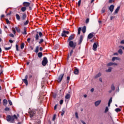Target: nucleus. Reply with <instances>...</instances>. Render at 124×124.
<instances>
[{
    "instance_id": "36",
    "label": "nucleus",
    "mask_w": 124,
    "mask_h": 124,
    "mask_svg": "<svg viewBox=\"0 0 124 124\" xmlns=\"http://www.w3.org/2000/svg\"><path fill=\"white\" fill-rule=\"evenodd\" d=\"M70 80V77H67V83L68 84L69 83V80Z\"/></svg>"
},
{
    "instance_id": "2",
    "label": "nucleus",
    "mask_w": 124,
    "mask_h": 124,
    "mask_svg": "<svg viewBox=\"0 0 124 124\" xmlns=\"http://www.w3.org/2000/svg\"><path fill=\"white\" fill-rule=\"evenodd\" d=\"M69 46H70V47H71V48H73V49H74V48L76 47V43H74L73 42V41H70L69 42Z\"/></svg>"
},
{
    "instance_id": "53",
    "label": "nucleus",
    "mask_w": 124,
    "mask_h": 124,
    "mask_svg": "<svg viewBox=\"0 0 124 124\" xmlns=\"http://www.w3.org/2000/svg\"><path fill=\"white\" fill-rule=\"evenodd\" d=\"M10 109H9V108L8 107H6L5 108V111H9Z\"/></svg>"
},
{
    "instance_id": "12",
    "label": "nucleus",
    "mask_w": 124,
    "mask_h": 124,
    "mask_svg": "<svg viewBox=\"0 0 124 124\" xmlns=\"http://www.w3.org/2000/svg\"><path fill=\"white\" fill-rule=\"evenodd\" d=\"M93 33H90L88 36V38L89 39H92V38H93Z\"/></svg>"
},
{
    "instance_id": "6",
    "label": "nucleus",
    "mask_w": 124,
    "mask_h": 124,
    "mask_svg": "<svg viewBox=\"0 0 124 124\" xmlns=\"http://www.w3.org/2000/svg\"><path fill=\"white\" fill-rule=\"evenodd\" d=\"M25 78L22 79L23 82H24V83H25V84L26 85V86H28V75L25 76Z\"/></svg>"
},
{
    "instance_id": "39",
    "label": "nucleus",
    "mask_w": 124,
    "mask_h": 124,
    "mask_svg": "<svg viewBox=\"0 0 124 124\" xmlns=\"http://www.w3.org/2000/svg\"><path fill=\"white\" fill-rule=\"evenodd\" d=\"M43 41H44V40H43V39H41L39 42V44H41Z\"/></svg>"
},
{
    "instance_id": "63",
    "label": "nucleus",
    "mask_w": 124,
    "mask_h": 124,
    "mask_svg": "<svg viewBox=\"0 0 124 124\" xmlns=\"http://www.w3.org/2000/svg\"><path fill=\"white\" fill-rule=\"evenodd\" d=\"M81 122L82 124H86V123H85V122H84V121H83V120H81Z\"/></svg>"
},
{
    "instance_id": "64",
    "label": "nucleus",
    "mask_w": 124,
    "mask_h": 124,
    "mask_svg": "<svg viewBox=\"0 0 124 124\" xmlns=\"http://www.w3.org/2000/svg\"><path fill=\"white\" fill-rule=\"evenodd\" d=\"M113 19H114V16H110V20L112 21V20H113Z\"/></svg>"
},
{
    "instance_id": "38",
    "label": "nucleus",
    "mask_w": 124,
    "mask_h": 124,
    "mask_svg": "<svg viewBox=\"0 0 124 124\" xmlns=\"http://www.w3.org/2000/svg\"><path fill=\"white\" fill-rule=\"evenodd\" d=\"M111 89L112 91H115V86L113 85V84L111 85Z\"/></svg>"
},
{
    "instance_id": "3",
    "label": "nucleus",
    "mask_w": 124,
    "mask_h": 124,
    "mask_svg": "<svg viewBox=\"0 0 124 124\" xmlns=\"http://www.w3.org/2000/svg\"><path fill=\"white\" fill-rule=\"evenodd\" d=\"M42 65L44 66H45L47 63H48V60L47 59V58L44 57L43 58V60L42 61Z\"/></svg>"
},
{
    "instance_id": "23",
    "label": "nucleus",
    "mask_w": 124,
    "mask_h": 124,
    "mask_svg": "<svg viewBox=\"0 0 124 124\" xmlns=\"http://www.w3.org/2000/svg\"><path fill=\"white\" fill-rule=\"evenodd\" d=\"M78 73H79V70L78 69H75L74 74H75L76 75H77Z\"/></svg>"
},
{
    "instance_id": "18",
    "label": "nucleus",
    "mask_w": 124,
    "mask_h": 124,
    "mask_svg": "<svg viewBox=\"0 0 124 124\" xmlns=\"http://www.w3.org/2000/svg\"><path fill=\"white\" fill-rule=\"evenodd\" d=\"M23 31H24L22 32V34H27V28L26 27H24L23 28Z\"/></svg>"
},
{
    "instance_id": "45",
    "label": "nucleus",
    "mask_w": 124,
    "mask_h": 124,
    "mask_svg": "<svg viewBox=\"0 0 124 124\" xmlns=\"http://www.w3.org/2000/svg\"><path fill=\"white\" fill-rule=\"evenodd\" d=\"M75 115L77 119H78L79 117L78 116V113L77 112L75 113Z\"/></svg>"
},
{
    "instance_id": "17",
    "label": "nucleus",
    "mask_w": 124,
    "mask_h": 124,
    "mask_svg": "<svg viewBox=\"0 0 124 124\" xmlns=\"http://www.w3.org/2000/svg\"><path fill=\"white\" fill-rule=\"evenodd\" d=\"M26 17H27V15L26 14H23L21 16L22 20H25V19H26Z\"/></svg>"
},
{
    "instance_id": "43",
    "label": "nucleus",
    "mask_w": 124,
    "mask_h": 124,
    "mask_svg": "<svg viewBox=\"0 0 124 124\" xmlns=\"http://www.w3.org/2000/svg\"><path fill=\"white\" fill-rule=\"evenodd\" d=\"M39 35L40 37H42L43 34H42V32H39Z\"/></svg>"
},
{
    "instance_id": "42",
    "label": "nucleus",
    "mask_w": 124,
    "mask_h": 124,
    "mask_svg": "<svg viewBox=\"0 0 124 124\" xmlns=\"http://www.w3.org/2000/svg\"><path fill=\"white\" fill-rule=\"evenodd\" d=\"M115 111L116 112H121V109H120V108H117L115 109Z\"/></svg>"
},
{
    "instance_id": "15",
    "label": "nucleus",
    "mask_w": 124,
    "mask_h": 124,
    "mask_svg": "<svg viewBox=\"0 0 124 124\" xmlns=\"http://www.w3.org/2000/svg\"><path fill=\"white\" fill-rule=\"evenodd\" d=\"M87 27H86V26H84L82 29L81 31L83 33H85L86 32Z\"/></svg>"
},
{
    "instance_id": "52",
    "label": "nucleus",
    "mask_w": 124,
    "mask_h": 124,
    "mask_svg": "<svg viewBox=\"0 0 124 124\" xmlns=\"http://www.w3.org/2000/svg\"><path fill=\"white\" fill-rule=\"evenodd\" d=\"M16 51H19V48H18V45H16Z\"/></svg>"
},
{
    "instance_id": "55",
    "label": "nucleus",
    "mask_w": 124,
    "mask_h": 124,
    "mask_svg": "<svg viewBox=\"0 0 124 124\" xmlns=\"http://www.w3.org/2000/svg\"><path fill=\"white\" fill-rule=\"evenodd\" d=\"M9 36L11 37H14V35L13 34H12V33L10 34Z\"/></svg>"
},
{
    "instance_id": "37",
    "label": "nucleus",
    "mask_w": 124,
    "mask_h": 124,
    "mask_svg": "<svg viewBox=\"0 0 124 124\" xmlns=\"http://www.w3.org/2000/svg\"><path fill=\"white\" fill-rule=\"evenodd\" d=\"M29 20H27L26 22H24V26H27V25H28V24H29Z\"/></svg>"
},
{
    "instance_id": "14",
    "label": "nucleus",
    "mask_w": 124,
    "mask_h": 124,
    "mask_svg": "<svg viewBox=\"0 0 124 124\" xmlns=\"http://www.w3.org/2000/svg\"><path fill=\"white\" fill-rule=\"evenodd\" d=\"M83 41V36L81 35L80 36L79 42H78V45H80L81 43H82V42Z\"/></svg>"
},
{
    "instance_id": "49",
    "label": "nucleus",
    "mask_w": 124,
    "mask_h": 124,
    "mask_svg": "<svg viewBox=\"0 0 124 124\" xmlns=\"http://www.w3.org/2000/svg\"><path fill=\"white\" fill-rule=\"evenodd\" d=\"M89 22H90V19L87 18V19L86 20L85 23H86V24H88V23H89Z\"/></svg>"
},
{
    "instance_id": "10",
    "label": "nucleus",
    "mask_w": 124,
    "mask_h": 124,
    "mask_svg": "<svg viewBox=\"0 0 124 124\" xmlns=\"http://www.w3.org/2000/svg\"><path fill=\"white\" fill-rule=\"evenodd\" d=\"M100 103H101V100H98L96 102H95L94 103V105L95 106H96V107H97V106H98V105H99V104H100Z\"/></svg>"
},
{
    "instance_id": "60",
    "label": "nucleus",
    "mask_w": 124,
    "mask_h": 124,
    "mask_svg": "<svg viewBox=\"0 0 124 124\" xmlns=\"http://www.w3.org/2000/svg\"><path fill=\"white\" fill-rule=\"evenodd\" d=\"M58 107V105H56L55 106H54V110H56V109H57V107Z\"/></svg>"
},
{
    "instance_id": "19",
    "label": "nucleus",
    "mask_w": 124,
    "mask_h": 124,
    "mask_svg": "<svg viewBox=\"0 0 124 124\" xmlns=\"http://www.w3.org/2000/svg\"><path fill=\"white\" fill-rule=\"evenodd\" d=\"M21 11H22V12H25V11H26L27 10V7L24 6L21 7Z\"/></svg>"
},
{
    "instance_id": "27",
    "label": "nucleus",
    "mask_w": 124,
    "mask_h": 124,
    "mask_svg": "<svg viewBox=\"0 0 124 124\" xmlns=\"http://www.w3.org/2000/svg\"><path fill=\"white\" fill-rule=\"evenodd\" d=\"M112 71V68L109 67L108 70H106V72H111Z\"/></svg>"
},
{
    "instance_id": "29",
    "label": "nucleus",
    "mask_w": 124,
    "mask_h": 124,
    "mask_svg": "<svg viewBox=\"0 0 124 124\" xmlns=\"http://www.w3.org/2000/svg\"><path fill=\"white\" fill-rule=\"evenodd\" d=\"M64 113H65L64 108H63L61 111V116H63V115H64Z\"/></svg>"
},
{
    "instance_id": "34",
    "label": "nucleus",
    "mask_w": 124,
    "mask_h": 124,
    "mask_svg": "<svg viewBox=\"0 0 124 124\" xmlns=\"http://www.w3.org/2000/svg\"><path fill=\"white\" fill-rule=\"evenodd\" d=\"M118 53H119V54H120L121 55H122V54H123V50H122V49H119Z\"/></svg>"
},
{
    "instance_id": "9",
    "label": "nucleus",
    "mask_w": 124,
    "mask_h": 124,
    "mask_svg": "<svg viewBox=\"0 0 124 124\" xmlns=\"http://www.w3.org/2000/svg\"><path fill=\"white\" fill-rule=\"evenodd\" d=\"M93 51H96L97 49V44L96 43H95L93 45Z\"/></svg>"
},
{
    "instance_id": "51",
    "label": "nucleus",
    "mask_w": 124,
    "mask_h": 124,
    "mask_svg": "<svg viewBox=\"0 0 124 124\" xmlns=\"http://www.w3.org/2000/svg\"><path fill=\"white\" fill-rule=\"evenodd\" d=\"M62 103H63V100H60V104L61 105H62Z\"/></svg>"
},
{
    "instance_id": "40",
    "label": "nucleus",
    "mask_w": 124,
    "mask_h": 124,
    "mask_svg": "<svg viewBox=\"0 0 124 124\" xmlns=\"http://www.w3.org/2000/svg\"><path fill=\"white\" fill-rule=\"evenodd\" d=\"M4 49L6 51H8V50H10L11 49V47H5Z\"/></svg>"
},
{
    "instance_id": "22",
    "label": "nucleus",
    "mask_w": 124,
    "mask_h": 124,
    "mask_svg": "<svg viewBox=\"0 0 124 124\" xmlns=\"http://www.w3.org/2000/svg\"><path fill=\"white\" fill-rule=\"evenodd\" d=\"M120 7L118 6L115 10L114 12L115 14H117L118 13V12L120 10Z\"/></svg>"
},
{
    "instance_id": "32",
    "label": "nucleus",
    "mask_w": 124,
    "mask_h": 124,
    "mask_svg": "<svg viewBox=\"0 0 124 124\" xmlns=\"http://www.w3.org/2000/svg\"><path fill=\"white\" fill-rule=\"evenodd\" d=\"M12 31H13V32L14 33V34H15V33H16V30L15 29V28H12Z\"/></svg>"
},
{
    "instance_id": "11",
    "label": "nucleus",
    "mask_w": 124,
    "mask_h": 124,
    "mask_svg": "<svg viewBox=\"0 0 124 124\" xmlns=\"http://www.w3.org/2000/svg\"><path fill=\"white\" fill-rule=\"evenodd\" d=\"M114 8L115 7L114 6V5H111L109 8V11H110V12H113Z\"/></svg>"
},
{
    "instance_id": "46",
    "label": "nucleus",
    "mask_w": 124,
    "mask_h": 124,
    "mask_svg": "<svg viewBox=\"0 0 124 124\" xmlns=\"http://www.w3.org/2000/svg\"><path fill=\"white\" fill-rule=\"evenodd\" d=\"M3 103H4V104H7V100L6 99H4Z\"/></svg>"
},
{
    "instance_id": "7",
    "label": "nucleus",
    "mask_w": 124,
    "mask_h": 124,
    "mask_svg": "<svg viewBox=\"0 0 124 124\" xmlns=\"http://www.w3.org/2000/svg\"><path fill=\"white\" fill-rule=\"evenodd\" d=\"M23 5L25 7H29V6H30V5H31V3H30V2H24L23 3Z\"/></svg>"
},
{
    "instance_id": "59",
    "label": "nucleus",
    "mask_w": 124,
    "mask_h": 124,
    "mask_svg": "<svg viewBox=\"0 0 124 124\" xmlns=\"http://www.w3.org/2000/svg\"><path fill=\"white\" fill-rule=\"evenodd\" d=\"M112 102V98H110V99L109 100L108 103H111Z\"/></svg>"
},
{
    "instance_id": "56",
    "label": "nucleus",
    "mask_w": 124,
    "mask_h": 124,
    "mask_svg": "<svg viewBox=\"0 0 124 124\" xmlns=\"http://www.w3.org/2000/svg\"><path fill=\"white\" fill-rule=\"evenodd\" d=\"M6 21L7 24H10L9 20H8V19H6Z\"/></svg>"
},
{
    "instance_id": "57",
    "label": "nucleus",
    "mask_w": 124,
    "mask_h": 124,
    "mask_svg": "<svg viewBox=\"0 0 124 124\" xmlns=\"http://www.w3.org/2000/svg\"><path fill=\"white\" fill-rule=\"evenodd\" d=\"M112 2H114V0H109V3H112Z\"/></svg>"
},
{
    "instance_id": "41",
    "label": "nucleus",
    "mask_w": 124,
    "mask_h": 124,
    "mask_svg": "<svg viewBox=\"0 0 124 124\" xmlns=\"http://www.w3.org/2000/svg\"><path fill=\"white\" fill-rule=\"evenodd\" d=\"M16 30L17 31V32H20V29H19V28L16 27L15 28Z\"/></svg>"
},
{
    "instance_id": "31",
    "label": "nucleus",
    "mask_w": 124,
    "mask_h": 124,
    "mask_svg": "<svg viewBox=\"0 0 124 124\" xmlns=\"http://www.w3.org/2000/svg\"><path fill=\"white\" fill-rule=\"evenodd\" d=\"M114 64V63L110 62L107 64V66H111V65H113Z\"/></svg>"
},
{
    "instance_id": "20",
    "label": "nucleus",
    "mask_w": 124,
    "mask_h": 124,
    "mask_svg": "<svg viewBox=\"0 0 124 124\" xmlns=\"http://www.w3.org/2000/svg\"><path fill=\"white\" fill-rule=\"evenodd\" d=\"M16 16L17 21H20V20H21V17L19 15L16 14Z\"/></svg>"
},
{
    "instance_id": "58",
    "label": "nucleus",
    "mask_w": 124,
    "mask_h": 124,
    "mask_svg": "<svg viewBox=\"0 0 124 124\" xmlns=\"http://www.w3.org/2000/svg\"><path fill=\"white\" fill-rule=\"evenodd\" d=\"M121 44H124V40H123L120 42Z\"/></svg>"
},
{
    "instance_id": "61",
    "label": "nucleus",
    "mask_w": 124,
    "mask_h": 124,
    "mask_svg": "<svg viewBox=\"0 0 124 124\" xmlns=\"http://www.w3.org/2000/svg\"><path fill=\"white\" fill-rule=\"evenodd\" d=\"M94 91V89H93V88H92V89H91V93H93V91Z\"/></svg>"
},
{
    "instance_id": "54",
    "label": "nucleus",
    "mask_w": 124,
    "mask_h": 124,
    "mask_svg": "<svg viewBox=\"0 0 124 124\" xmlns=\"http://www.w3.org/2000/svg\"><path fill=\"white\" fill-rule=\"evenodd\" d=\"M72 54H73V50H71L70 56H72Z\"/></svg>"
},
{
    "instance_id": "44",
    "label": "nucleus",
    "mask_w": 124,
    "mask_h": 124,
    "mask_svg": "<svg viewBox=\"0 0 124 124\" xmlns=\"http://www.w3.org/2000/svg\"><path fill=\"white\" fill-rule=\"evenodd\" d=\"M57 117V115L56 114H54L53 116V118L52 119V121H55L56 120V117Z\"/></svg>"
},
{
    "instance_id": "21",
    "label": "nucleus",
    "mask_w": 124,
    "mask_h": 124,
    "mask_svg": "<svg viewBox=\"0 0 124 124\" xmlns=\"http://www.w3.org/2000/svg\"><path fill=\"white\" fill-rule=\"evenodd\" d=\"M101 76V73H99L98 74H97L95 77H94V78L96 79L97 78H98V77H100Z\"/></svg>"
},
{
    "instance_id": "25",
    "label": "nucleus",
    "mask_w": 124,
    "mask_h": 124,
    "mask_svg": "<svg viewBox=\"0 0 124 124\" xmlns=\"http://www.w3.org/2000/svg\"><path fill=\"white\" fill-rule=\"evenodd\" d=\"M39 50V46H37L36 47V48H35V51H34L35 53H38Z\"/></svg>"
},
{
    "instance_id": "33",
    "label": "nucleus",
    "mask_w": 124,
    "mask_h": 124,
    "mask_svg": "<svg viewBox=\"0 0 124 124\" xmlns=\"http://www.w3.org/2000/svg\"><path fill=\"white\" fill-rule=\"evenodd\" d=\"M39 39V35H38V34H36L35 35V39L36 40H38Z\"/></svg>"
},
{
    "instance_id": "28",
    "label": "nucleus",
    "mask_w": 124,
    "mask_h": 124,
    "mask_svg": "<svg viewBox=\"0 0 124 124\" xmlns=\"http://www.w3.org/2000/svg\"><path fill=\"white\" fill-rule=\"evenodd\" d=\"M81 30H82V28L81 27H79L78 29V34H80V33H81Z\"/></svg>"
},
{
    "instance_id": "62",
    "label": "nucleus",
    "mask_w": 124,
    "mask_h": 124,
    "mask_svg": "<svg viewBox=\"0 0 124 124\" xmlns=\"http://www.w3.org/2000/svg\"><path fill=\"white\" fill-rule=\"evenodd\" d=\"M27 41L28 42L30 43V42L31 41V38H29L28 39H27Z\"/></svg>"
},
{
    "instance_id": "16",
    "label": "nucleus",
    "mask_w": 124,
    "mask_h": 124,
    "mask_svg": "<svg viewBox=\"0 0 124 124\" xmlns=\"http://www.w3.org/2000/svg\"><path fill=\"white\" fill-rule=\"evenodd\" d=\"M115 60H118V61H120L121 59L119 57H113L112 59V62H115Z\"/></svg>"
},
{
    "instance_id": "48",
    "label": "nucleus",
    "mask_w": 124,
    "mask_h": 124,
    "mask_svg": "<svg viewBox=\"0 0 124 124\" xmlns=\"http://www.w3.org/2000/svg\"><path fill=\"white\" fill-rule=\"evenodd\" d=\"M78 6H80V5H81V0H79V1H78Z\"/></svg>"
},
{
    "instance_id": "4",
    "label": "nucleus",
    "mask_w": 124,
    "mask_h": 124,
    "mask_svg": "<svg viewBox=\"0 0 124 124\" xmlns=\"http://www.w3.org/2000/svg\"><path fill=\"white\" fill-rule=\"evenodd\" d=\"M64 75L63 74H61L58 78V79H57V81L59 82V83H61L62 82V78H63V76Z\"/></svg>"
},
{
    "instance_id": "13",
    "label": "nucleus",
    "mask_w": 124,
    "mask_h": 124,
    "mask_svg": "<svg viewBox=\"0 0 124 124\" xmlns=\"http://www.w3.org/2000/svg\"><path fill=\"white\" fill-rule=\"evenodd\" d=\"M34 111H32V110H31L30 111V117L31 118H32V117H33L34 116Z\"/></svg>"
},
{
    "instance_id": "47",
    "label": "nucleus",
    "mask_w": 124,
    "mask_h": 124,
    "mask_svg": "<svg viewBox=\"0 0 124 124\" xmlns=\"http://www.w3.org/2000/svg\"><path fill=\"white\" fill-rule=\"evenodd\" d=\"M105 12V8H103L102 9V13H104Z\"/></svg>"
},
{
    "instance_id": "26",
    "label": "nucleus",
    "mask_w": 124,
    "mask_h": 124,
    "mask_svg": "<svg viewBox=\"0 0 124 124\" xmlns=\"http://www.w3.org/2000/svg\"><path fill=\"white\" fill-rule=\"evenodd\" d=\"M43 54L42 52H39L38 53V58H42Z\"/></svg>"
},
{
    "instance_id": "35",
    "label": "nucleus",
    "mask_w": 124,
    "mask_h": 124,
    "mask_svg": "<svg viewBox=\"0 0 124 124\" xmlns=\"http://www.w3.org/2000/svg\"><path fill=\"white\" fill-rule=\"evenodd\" d=\"M108 111H109V108H108V107H106L105 110V113H107Z\"/></svg>"
},
{
    "instance_id": "5",
    "label": "nucleus",
    "mask_w": 124,
    "mask_h": 124,
    "mask_svg": "<svg viewBox=\"0 0 124 124\" xmlns=\"http://www.w3.org/2000/svg\"><path fill=\"white\" fill-rule=\"evenodd\" d=\"M66 34H69V31H63L62 33V36L66 37Z\"/></svg>"
},
{
    "instance_id": "24",
    "label": "nucleus",
    "mask_w": 124,
    "mask_h": 124,
    "mask_svg": "<svg viewBox=\"0 0 124 124\" xmlns=\"http://www.w3.org/2000/svg\"><path fill=\"white\" fill-rule=\"evenodd\" d=\"M70 98V94H67L65 96V99H69Z\"/></svg>"
},
{
    "instance_id": "1",
    "label": "nucleus",
    "mask_w": 124,
    "mask_h": 124,
    "mask_svg": "<svg viewBox=\"0 0 124 124\" xmlns=\"http://www.w3.org/2000/svg\"><path fill=\"white\" fill-rule=\"evenodd\" d=\"M20 117L19 114H17L16 115L14 114L13 116H11L8 115L7 116L6 120L7 122H10V123H15V120H18V118Z\"/></svg>"
},
{
    "instance_id": "8",
    "label": "nucleus",
    "mask_w": 124,
    "mask_h": 124,
    "mask_svg": "<svg viewBox=\"0 0 124 124\" xmlns=\"http://www.w3.org/2000/svg\"><path fill=\"white\" fill-rule=\"evenodd\" d=\"M74 36H75V34H71L69 36V37L68 39V41H71V40H73V39H74Z\"/></svg>"
},
{
    "instance_id": "30",
    "label": "nucleus",
    "mask_w": 124,
    "mask_h": 124,
    "mask_svg": "<svg viewBox=\"0 0 124 124\" xmlns=\"http://www.w3.org/2000/svg\"><path fill=\"white\" fill-rule=\"evenodd\" d=\"M25 47V43H23L21 44L20 46L21 49H24V47Z\"/></svg>"
},
{
    "instance_id": "50",
    "label": "nucleus",
    "mask_w": 124,
    "mask_h": 124,
    "mask_svg": "<svg viewBox=\"0 0 124 124\" xmlns=\"http://www.w3.org/2000/svg\"><path fill=\"white\" fill-rule=\"evenodd\" d=\"M8 102H9V104H10V105H12V102L11 101V100H8Z\"/></svg>"
}]
</instances>
